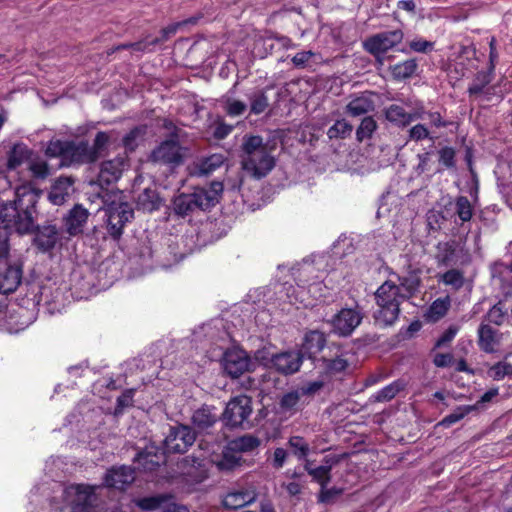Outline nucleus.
Masks as SVG:
<instances>
[{
    "mask_svg": "<svg viewBox=\"0 0 512 512\" xmlns=\"http://www.w3.org/2000/svg\"><path fill=\"white\" fill-rule=\"evenodd\" d=\"M15 199L4 203L0 212V260L9 254V229L19 234L32 232L35 227L36 204L41 190L31 183H24L15 189Z\"/></svg>",
    "mask_w": 512,
    "mask_h": 512,
    "instance_id": "1",
    "label": "nucleus"
},
{
    "mask_svg": "<svg viewBox=\"0 0 512 512\" xmlns=\"http://www.w3.org/2000/svg\"><path fill=\"white\" fill-rule=\"evenodd\" d=\"M276 165L272 148L255 135H245L241 143V166L256 179L268 175Z\"/></svg>",
    "mask_w": 512,
    "mask_h": 512,
    "instance_id": "2",
    "label": "nucleus"
},
{
    "mask_svg": "<svg viewBox=\"0 0 512 512\" xmlns=\"http://www.w3.org/2000/svg\"><path fill=\"white\" fill-rule=\"evenodd\" d=\"M385 117L389 123L395 126H408L415 121L412 128H426L427 125L440 126L441 116L438 112H427L418 101H410L403 104H392L385 110Z\"/></svg>",
    "mask_w": 512,
    "mask_h": 512,
    "instance_id": "3",
    "label": "nucleus"
},
{
    "mask_svg": "<svg viewBox=\"0 0 512 512\" xmlns=\"http://www.w3.org/2000/svg\"><path fill=\"white\" fill-rule=\"evenodd\" d=\"M375 298L379 306L376 321L384 326L392 325L398 319L400 304L406 300L399 286L393 280H387L377 289Z\"/></svg>",
    "mask_w": 512,
    "mask_h": 512,
    "instance_id": "4",
    "label": "nucleus"
},
{
    "mask_svg": "<svg viewBox=\"0 0 512 512\" xmlns=\"http://www.w3.org/2000/svg\"><path fill=\"white\" fill-rule=\"evenodd\" d=\"M109 143V136L106 132L97 133L94 143L90 146L86 142H68L65 151L63 166H73L92 163L103 156Z\"/></svg>",
    "mask_w": 512,
    "mask_h": 512,
    "instance_id": "5",
    "label": "nucleus"
},
{
    "mask_svg": "<svg viewBox=\"0 0 512 512\" xmlns=\"http://www.w3.org/2000/svg\"><path fill=\"white\" fill-rule=\"evenodd\" d=\"M97 486L72 484L64 488L63 500L71 512H91Z\"/></svg>",
    "mask_w": 512,
    "mask_h": 512,
    "instance_id": "6",
    "label": "nucleus"
},
{
    "mask_svg": "<svg viewBox=\"0 0 512 512\" xmlns=\"http://www.w3.org/2000/svg\"><path fill=\"white\" fill-rule=\"evenodd\" d=\"M185 155L186 149L180 144L178 134L172 133L151 152L150 160L176 167L182 164Z\"/></svg>",
    "mask_w": 512,
    "mask_h": 512,
    "instance_id": "7",
    "label": "nucleus"
},
{
    "mask_svg": "<svg viewBox=\"0 0 512 512\" xmlns=\"http://www.w3.org/2000/svg\"><path fill=\"white\" fill-rule=\"evenodd\" d=\"M106 216L109 234L114 238H119L124 225L133 218L134 212L129 203L112 201L106 207Z\"/></svg>",
    "mask_w": 512,
    "mask_h": 512,
    "instance_id": "8",
    "label": "nucleus"
},
{
    "mask_svg": "<svg viewBox=\"0 0 512 512\" xmlns=\"http://www.w3.org/2000/svg\"><path fill=\"white\" fill-rule=\"evenodd\" d=\"M252 413L251 398L239 395L231 399L223 413V421L227 426H243Z\"/></svg>",
    "mask_w": 512,
    "mask_h": 512,
    "instance_id": "9",
    "label": "nucleus"
},
{
    "mask_svg": "<svg viewBox=\"0 0 512 512\" xmlns=\"http://www.w3.org/2000/svg\"><path fill=\"white\" fill-rule=\"evenodd\" d=\"M195 432L189 426L178 425L171 427L164 440L167 453H184L195 442Z\"/></svg>",
    "mask_w": 512,
    "mask_h": 512,
    "instance_id": "10",
    "label": "nucleus"
},
{
    "mask_svg": "<svg viewBox=\"0 0 512 512\" xmlns=\"http://www.w3.org/2000/svg\"><path fill=\"white\" fill-rule=\"evenodd\" d=\"M178 475L173 482L183 486H191L206 478V471L199 459L186 457L177 464Z\"/></svg>",
    "mask_w": 512,
    "mask_h": 512,
    "instance_id": "11",
    "label": "nucleus"
},
{
    "mask_svg": "<svg viewBox=\"0 0 512 512\" xmlns=\"http://www.w3.org/2000/svg\"><path fill=\"white\" fill-rule=\"evenodd\" d=\"M363 315L358 307L343 308L330 321L332 330L339 336H349L360 325Z\"/></svg>",
    "mask_w": 512,
    "mask_h": 512,
    "instance_id": "12",
    "label": "nucleus"
},
{
    "mask_svg": "<svg viewBox=\"0 0 512 512\" xmlns=\"http://www.w3.org/2000/svg\"><path fill=\"white\" fill-rule=\"evenodd\" d=\"M403 39L401 30L385 31L373 35L364 41V48L373 55H379L387 52Z\"/></svg>",
    "mask_w": 512,
    "mask_h": 512,
    "instance_id": "13",
    "label": "nucleus"
},
{
    "mask_svg": "<svg viewBox=\"0 0 512 512\" xmlns=\"http://www.w3.org/2000/svg\"><path fill=\"white\" fill-rule=\"evenodd\" d=\"M250 360L246 352L240 349L228 350L223 356V369L232 378H237L249 368Z\"/></svg>",
    "mask_w": 512,
    "mask_h": 512,
    "instance_id": "14",
    "label": "nucleus"
},
{
    "mask_svg": "<svg viewBox=\"0 0 512 512\" xmlns=\"http://www.w3.org/2000/svg\"><path fill=\"white\" fill-rule=\"evenodd\" d=\"M22 265L11 263L0 267V294H10L16 291L22 281Z\"/></svg>",
    "mask_w": 512,
    "mask_h": 512,
    "instance_id": "15",
    "label": "nucleus"
},
{
    "mask_svg": "<svg viewBox=\"0 0 512 512\" xmlns=\"http://www.w3.org/2000/svg\"><path fill=\"white\" fill-rule=\"evenodd\" d=\"M128 166L126 156H117L112 160L103 162L98 176L100 185H109L118 181L123 171L127 169Z\"/></svg>",
    "mask_w": 512,
    "mask_h": 512,
    "instance_id": "16",
    "label": "nucleus"
},
{
    "mask_svg": "<svg viewBox=\"0 0 512 512\" xmlns=\"http://www.w3.org/2000/svg\"><path fill=\"white\" fill-rule=\"evenodd\" d=\"M134 480L135 472L131 467H112L105 474L104 484L109 488L124 490Z\"/></svg>",
    "mask_w": 512,
    "mask_h": 512,
    "instance_id": "17",
    "label": "nucleus"
},
{
    "mask_svg": "<svg viewBox=\"0 0 512 512\" xmlns=\"http://www.w3.org/2000/svg\"><path fill=\"white\" fill-rule=\"evenodd\" d=\"M373 109L374 101L370 94H362L361 96L351 100L346 106V118L343 119V128H353V124L346 122L348 118L364 116Z\"/></svg>",
    "mask_w": 512,
    "mask_h": 512,
    "instance_id": "18",
    "label": "nucleus"
},
{
    "mask_svg": "<svg viewBox=\"0 0 512 512\" xmlns=\"http://www.w3.org/2000/svg\"><path fill=\"white\" fill-rule=\"evenodd\" d=\"M222 190L223 185L220 182H213L209 189H195L191 194L195 202L196 209L207 210L213 207L217 203Z\"/></svg>",
    "mask_w": 512,
    "mask_h": 512,
    "instance_id": "19",
    "label": "nucleus"
},
{
    "mask_svg": "<svg viewBox=\"0 0 512 512\" xmlns=\"http://www.w3.org/2000/svg\"><path fill=\"white\" fill-rule=\"evenodd\" d=\"M222 154H213L208 157L200 158L188 166L189 174L192 176H208L220 168L224 163Z\"/></svg>",
    "mask_w": 512,
    "mask_h": 512,
    "instance_id": "20",
    "label": "nucleus"
},
{
    "mask_svg": "<svg viewBox=\"0 0 512 512\" xmlns=\"http://www.w3.org/2000/svg\"><path fill=\"white\" fill-rule=\"evenodd\" d=\"M272 365L283 374H293L299 370L302 356L299 352L290 351L276 354L272 357Z\"/></svg>",
    "mask_w": 512,
    "mask_h": 512,
    "instance_id": "21",
    "label": "nucleus"
},
{
    "mask_svg": "<svg viewBox=\"0 0 512 512\" xmlns=\"http://www.w3.org/2000/svg\"><path fill=\"white\" fill-rule=\"evenodd\" d=\"M74 192V180L71 177H60L52 185L49 200L54 205H62Z\"/></svg>",
    "mask_w": 512,
    "mask_h": 512,
    "instance_id": "22",
    "label": "nucleus"
},
{
    "mask_svg": "<svg viewBox=\"0 0 512 512\" xmlns=\"http://www.w3.org/2000/svg\"><path fill=\"white\" fill-rule=\"evenodd\" d=\"M256 499V493L252 489H237L230 491L223 498V506L227 509H240Z\"/></svg>",
    "mask_w": 512,
    "mask_h": 512,
    "instance_id": "23",
    "label": "nucleus"
},
{
    "mask_svg": "<svg viewBox=\"0 0 512 512\" xmlns=\"http://www.w3.org/2000/svg\"><path fill=\"white\" fill-rule=\"evenodd\" d=\"M135 462L142 470L153 471L156 467L165 462V455L164 452H161L157 448L151 446L147 447L144 451L139 452L135 457Z\"/></svg>",
    "mask_w": 512,
    "mask_h": 512,
    "instance_id": "24",
    "label": "nucleus"
},
{
    "mask_svg": "<svg viewBox=\"0 0 512 512\" xmlns=\"http://www.w3.org/2000/svg\"><path fill=\"white\" fill-rule=\"evenodd\" d=\"M88 210L81 205H75L65 218V226L70 235L80 234L88 219Z\"/></svg>",
    "mask_w": 512,
    "mask_h": 512,
    "instance_id": "25",
    "label": "nucleus"
},
{
    "mask_svg": "<svg viewBox=\"0 0 512 512\" xmlns=\"http://www.w3.org/2000/svg\"><path fill=\"white\" fill-rule=\"evenodd\" d=\"M326 338L322 332L310 331L308 332L302 344L301 352L302 358L307 355L312 358L315 354L319 353L325 346Z\"/></svg>",
    "mask_w": 512,
    "mask_h": 512,
    "instance_id": "26",
    "label": "nucleus"
},
{
    "mask_svg": "<svg viewBox=\"0 0 512 512\" xmlns=\"http://www.w3.org/2000/svg\"><path fill=\"white\" fill-rule=\"evenodd\" d=\"M493 75L494 71L489 68L488 71L478 72L468 87L469 96L477 99L488 93V85L492 82Z\"/></svg>",
    "mask_w": 512,
    "mask_h": 512,
    "instance_id": "27",
    "label": "nucleus"
},
{
    "mask_svg": "<svg viewBox=\"0 0 512 512\" xmlns=\"http://www.w3.org/2000/svg\"><path fill=\"white\" fill-rule=\"evenodd\" d=\"M218 418L219 416L215 408L203 406L194 412L192 422L199 431H205L212 427Z\"/></svg>",
    "mask_w": 512,
    "mask_h": 512,
    "instance_id": "28",
    "label": "nucleus"
},
{
    "mask_svg": "<svg viewBox=\"0 0 512 512\" xmlns=\"http://www.w3.org/2000/svg\"><path fill=\"white\" fill-rule=\"evenodd\" d=\"M58 238L57 228L53 225H48L39 229L35 237V243L40 250L46 252L54 248Z\"/></svg>",
    "mask_w": 512,
    "mask_h": 512,
    "instance_id": "29",
    "label": "nucleus"
},
{
    "mask_svg": "<svg viewBox=\"0 0 512 512\" xmlns=\"http://www.w3.org/2000/svg\"><path fill=\"white\" fill-rule=\"evenodd\" d=\"M451 306V300L449 296L437 298L432 302L426 311L424 317L428 322L435 323L442 319L448 312Z\"/></svg>",
    "mask_w": 512,
    "mask_h": 512,
    "instance_id": "30",
    "label": "nucleus"
},
{
    "mask_svg": "<svg viewBox=\"0 0 512 512\" xmlns=\"http://www.w3.org/2000/svg\"><path fill=\"white\" fill-rule=\"evenodd\" d=\"M497 331L488 324H481L478 329V345L486 353H493L498 343Z\"/></svg>",
    "mask_w": 512,
    "mask_h": 512,
    "instance_id": "31",
    "label": "nucleus"
},
{
    "mask_svg": "<svg viewBox=\"0 0 512 512\" xmlns=\"http://www.w3.org/2000/svg\"><path fill=\"white\" fill-rule=\"evenodd\" d=\"M29 159L30 151L27 146L24 144H15L8 155L7 169L9 171L16 170L25 161H29Z\"/></svg>",
    "mask_w": 512,
    "mask_h": 512,
    "instance_id": "32",
    "label": "nucleus"
},
{
    "mask_svg": "<svg viewBox=\"0 0 512 512\" xmlns=\"http://www.w3.org/2000/svg\"><path fill=\"white\" fill-rule=\"evenodd\" d=\"M159 206L160 198L154 189L145 188L137 197V207L140 210L152 212Z\"/></svg>",
    "mask_w": 512,
    "mask_h": 512,
    "instance_id": "33",
    "label": "nucleus"
},
{
    "mask_svg": "<svg viewBox=\"0 0 512 512\" xmlns=\"http://www.w3.org/2000/svg\"><path fill=\"white\" fill-rule=\"evenodd\" d=\"M171 498L170 495H154L143 498H136L133 503L145 512L154 511L163 506Z\"/></svg>",
    "mask_w": 512,
    "mask_h": 512,
    "instance_id": "34",
    "label": "nucleus"
},
{
    "mask_svg": "<svg viewBox=\"0 0 512 512\" xmlns=\"http://www.w3.org/2000/svg\"><path fill=\"white\" fill-rule=\"evenodd\" d=\"M250 102V112L253 114H261L269 106V100L264 90H255L248 96Z\"/></svg>",
    "mask_w": 512,
    "mask_h": 512,
    "instance_id": "35",
    "label": "nucleus"
},
{
    "mask_svg": "<svg viewBox=\"0 0 512 512\" xmlns=\"http://www.w3.org/2000/svg\"><path fill=\"white\" fill-rule=\"evenodd\" d=\"M173 207L176 214L185 216L196 210L192 194H180L175 197Z\"/></svg>",
    "mask_w": 512,
    "mask_h": 512,
    "instance_id": "36",
    "label": "nucleus"
},
{
    "mask_svg": "<svg viewBox=\"0 0 512 512\" xmlns=\"http://www.w3.org/2000/svg\"><path fill=\"white\" fill-rule=\"evenodd\" d=\"M475 410H478V404L458 406L452 413L442 419L440 425L449 427Z\"/></svg>",
    "mask_w": 512,
    "mask_h": 512,
    "instance_id": "37",
    "label": "nucleus"
},
{
    "mask_svg": "<svg viewBox=\"0 0 512 512\" xmlns=\"http://www.w3.org/2000/svg\"><path fill=\"white\" fill-rule=\"evenodd\" d=\"M454 211L459 219L464 223L471 220L474 209L472 203L467 197L459 196L455 200Z\"/></svg>",
    "mask_w": 512,
    "mask_h": 512,
    "instance_id": "38",
    "label": "nucleus"
},
{
    "mask_svg": "<svg viewBox=\"0 0 512 512\" xmlns=\"http://www.w3.org/2000/svg\"><path fill=\"white\" fill-rule=\"evenodd\" d=\"M404 383L401 381H394L393 383L385 386L383 389L373 395L377 402H386L393 399L401 390L404 389Z\"/></svg>",
    "mask_w": 512,
    "mask_h": 512,
    "instance_id": "39",
    "label": "nucleus"
},
{
    "mask_svg": "<svg viewBox=\"0 0 512 512\" xmlns=\"http://www.w3.org/2000/svg\"><path fill=\"white\" fill-rule=\"evenodd\" d=\"M260 445V440L252 435H245L235 439L232 443V450L237 452L253 451Z\"/></svg>",
    "mask_w": 512,
    "mask_h": 512,
    "instance_id": "40",
    "label": "nucleus"
},
{
    "mask_svg": "<svg viewBox=\"0 0 512 512\" xmlns=\"http://www.w3.org/2000/svg\"><path fill=\"white\" fill-rule=\"evenodd\" d=\"M399 290L402 292L404 297L409 299L419 287V279L416 276H403L398 277Z\"/></svg>",
    "mask_w": 512,
    "mask_h": 512,
    "instance_id": "41",
    "label": "nucleus"
},
{
    "mask_svg": "<svg viewBox=\"0 0 512 512\" xmlns=\"http://www.w3.org/2000/svg\"><path fill=\"white\" fill-rule=\"evenodd\" d=\"M307 472L321 485L326 487L330 482V470L331 466L321 465L315 468L310 467L309 464L305 466Z\"/></svg>",
    "mask_w": 512,
    "mask_h": 512,
    "instance_id": "42",
    "label": "nucleus"
},
{
    "mask_svg": "<svg viewBox=\"0 0 512 512\" xmlns=\"http://www.w3.org/2000/svg\"><path fill=\"white\" fill-rule=\"evenodd\" d=\"M416 69L417 63L415 60H406L393 67V75L398 79H406L411 77L415 73Z\"/></svg>",
    "mask_w": 512,
    "mask_h": 512,
    "instance_id": "43",
    "label": "nucleus"
},
{
    "mask_svg": "<svg viewBox=\"0 0 512 512\" xmlns=\"http://www.w3.org/2000/svg\"><path fill=\"white\" fill-rule=\"evenodd\" d=\"M28 169L32 176L37 179H45L49 175L48 164L40 158L29 159Z\"/></svg>",
    "mask_w": 512,
    "mask_h": 512,
    "instance_id": "44",
    "label": "nucleus"
},
{
    "mask_svg": "<svg viewBox=\"0 0 512 512\" xmlns=\"http://www.w3.org/2000/svg\"><path fill=\"white\" fill-rule=\"evenodd\" d=\"M240 462V454L237 451L231 449V451L224 452L221 460L217 463V466L220 470H232L239 466Z\"/></svg>",
    "mask_w": 512,
    "mask_h": 512,
    "instance_id": "45",
    "label": "nucleus"
},
{
    "mask_svg": "<svg viewBox=\"0 0 512 512\" xmlns=\"http://www.w3.org/2000/svg\"><path fill=\"white\" fill-rule=\"evenodd\" d=\"M317 57L318 55L312 51H302L295 54L291 61L296 68L304 69L310 67L312 63H316Z\"/></svg>",
    "mask_w": 512,
    "mask_h": 512,
    "instance_id": "46",
    "label": "nucleus"
},
{
    "mask_svg": "<svg viewBox=\"0 0 512 512\" xmlns=\"http://www.w3.org/2000/svg\"><path fill=\"white\" fill-rule=\"evenodd\" d=\"M488 375L497 381L503 379L505 376H512V364L500 361L490 367Z\"/></svg>",
    "mask_w": 512,
    "mask_h": 512,
    "instance_id": "47",
    "label": "nucleus"
},
{
    "mask_svg": "<svg viewBox=\"0 0 512 512\" xmlns=\"http://www.w3.org/2000/svg\"><path fill=\"white\" fill-rule=\"evenodd\" d=\"M225 112L232 117L241 116L247 110L245 102L227 97L224 104Z\"/></svg>",
    "mask_w": 512,
    "mask_h": 512,
    "instance_id": "48",
    "label": "nucleus"
},
{
    "mask_svg": "<svg viewBox=\"0 0 512 512\" xmlns=\"http://www.w3.org/2000/svg\"><path fill=\"white\" fill-rule=\"evenodd\" d=\"M195 22H196L195 19L191 18L184 22L171 24L161 30V35H162L161 38H153L152 40H148V44H149V46H155V45L159 44L160 42L166 41L171 35H174L176 33L177 29L180 26H182L186 23L194 24Z\"/></svg>",
    "mask_w": 512,
    "mask_h": 512,
    "instance_id": "49",
    "label": "nucleus"
},
{
    "mask_svg": "<svg viewBox=\"0 0 512 512\" xmlns=\"http://www.w3.org/2000/svg\"><path fill=\"white\" fill-rule=\"evenodd\" d=\"M67 146H68V142H63L60 140H52L48 143L45 152L50 157H60L61 165H63L65 151H66Z\"/></svg>",
    "mask_w": 512,
    "mask_h": 512,
    "instance_id": "50",
    "label": "nucleus"
},
{
    "mask_svg": "<svg viewBox=\"0 0 512 512\" xmlns=\"http://www.w3.org/2000/svg\"><path fill=\"white\" fill-rule=\"evenodd\" d=\"M288 443L298 458L302 459L308 455L309 445L302 437L293 436L289 439Z\"/></svg>",
    "mask_w": 512,
    "mask_h": 512,
    "instance_id": "51",
    "label": "nucleus"
},
{
    "mask_svg": "<svg viewBox=\"0 0 512 512\" xmlns=\"http://www.w3.org/2000/svg\"><path fill=\"white\" fill-rule=\"evenodd\" d=\"M323 362L325 363V369L330 374L340 373L348 367V361L343 356H338L330 360L323 359Z\"/></svg>",
    "mask_w": 512,
    "mask_h": 512,
    "instance_id": "52",
    "label": "nucleus"
},
{
    "mask_svg": "<svg viewBox=\"0 0 512 512\" xmlns=\"http://www.w3.org/2000/svg\"><path fill=\"white\" fill-rule=\"evenodd\" d=\"M488 320L496 325L503 324L506 317V310L501 302L495 304L487 314Z\"/></svg>",
    "mask_w": 512,
    "mask_h": 512,
    "instance_id": "53",
    "label": "nucleus"
},
{
    "mask_svg": "<svg viewBox=\"0 0 512 512\" xmlns=\"http://www.w3.org/2000/svg\"><path fill=\"white\" fill-rule=\"evenodd\" d=\"M439 163L446 168L455 167V150L451 147H443L439 150Z\"/></svg>",
    "mask_w": 512,
    "mask_h": 512,
    "instance_id": "54",
    "label": "nucleus"
},
{
    "mask_svg": "<svg viewBox=\"0 0 512 512\" xmlns=\"http://www.w3.org/2000/svg\"><path fill=\"white\" fill-rule=\"evenodd\" d=\"M459 331V328L455 325L449 326L445 332L438 338L435 343L434 348H441L450 344V342L455 338Z\"/></svg>",
    "mask_w": 512,
    "mask_h": 512,
    "instance_id": "55",
    "label": "nucleus"
},
{
    "mask_svg": "<svg viewBox=\"0 0 512 512\" xmlns=\"http://www.w3.org/2000/svg\"><path fill=\"white\" fill-rule=\"evenodd\" d=\"M442 281L446 285H451L455 288H459L463 284V276L459 271L453 269L443 274Z\"/></svg>",
    "mask_w": 512,
    "mask_h": 512,
    "instance_id": "56",
    "label": "nucleus"
},
{
    "mask_svg": "<svg viewBox=\"0 0 512 512\" xmlns=\"http://www.w3.org/2000/svg\"><path fill=\"white\" fill-rule=\"evenodd\" d=\"M341 493H342V489H340V488L328 489L326 487H321L319 501L323 502V503H331Z\"/></svg>",
    "mask_w": 512,
    "mask_h": 512,
    "instance_id": "57",
    "label": "nucleus"
},
{
    "mask_svg": "<svg viewBox=\"0 0 512 512\" xmlns=\"http://www.w3.org/2000/svg\"><path fill=\"white\" fill-rule=\"evenodd\" d=\"M324 386V382L321 380H315L306 383L300 388V393L302 395H314L315 393L319 392Z\"/></svg>",
    "mask_w": 512,
    "mask_h": 512,
    "instance_id": "58",
    "label": "nucleus"
},
{
    "mask_svg": "<svg viewBox=\"0 0 512 512\" xmlns=\"http://www.w3.org/2000/svg\"><path fill=\"white\" fill-rule=\"evenodd\" d=\"M434 43L424 40V39H415L412 40L409 44V47L415 51L420 53H425L433 49Z\"/></svg>",
    "mask_w": 512,
    "mask_h": 512,
    "instance_id": "59",
    "label": "nucleus"
},
{
    "mask_svg": "<svg viewBox=\"0 0 512 512\" xmlns=\"http://www.w3.org/2000/svg\"><path fill=\"white\" fill-rule=\"evenodd\" d=\"M299 402V392H290L281 399V407L285 410L293 409Z\"/></svg>",
    "mask_w": 512,
    "mask_h": 512,
    "instance_id": "60",
    "label": "nucleus"
},
{
    "mask_svg": "<svg viewBox=\"0 0 512 512\" xmlns=\"http://www.w3.org/2000/svg\"><path fill=\"white\" fill-rule=\"evenodd\" d=\"M288 453L283 448H276L272 455V466L275 469H280L284 466Z\"/></svg>",
    "mask_w": 512,
    "mask_h": 512,
    "instance_id": "61",
    "label": "nucleus"
},
{
    "mask_svg": "<svg viewBox=\"0 0 512 512\" xmlns=\"http://www.w3.org/2000/svg\"><path fill=\"white\" fill-rule=\"evenodd\" d=\"M453 357L451 354L438 353L434 356L433 363L437 367H448L452 363Z\"/></svg>",
    "mask_w": 512,
    "mask_h": 512,
    "instance_id": "62",
    "label": "nucleus"
},
{
    "mask_svg": "<svg viewBox=\"0 0 512 512\" xmlns=\"http://www.w3.org/2000/svg\"><path fill=\"white\" fill-rule=\"evenodd\" d=\"M324 288L326 289V286L322 282H313L308 285V293H310L312 297L317 300L325 296V294L322 292Z\"/></svg>",
    "mask_w": 512,
    "mask_h": 512,
    "instance_id": "63",
    "label": "nucleus"
},
{
    "mask_svg": "<svg viewBox=\"0 0 512 512\" xmlns=\"http://www.w3.org/2000/svg\"><path fill=\"white\" fill-rule=\"evenodd\" d=\"M117 49H132L133 51L144 52L149 50V44L148 40H145L136 43L123 44L118 46Z\"/></svg>",
    "mask_w": 512,
    "mask_h": 512,
    "instance_id": "64",
    "label": "nucleus"
}]
</instances>
